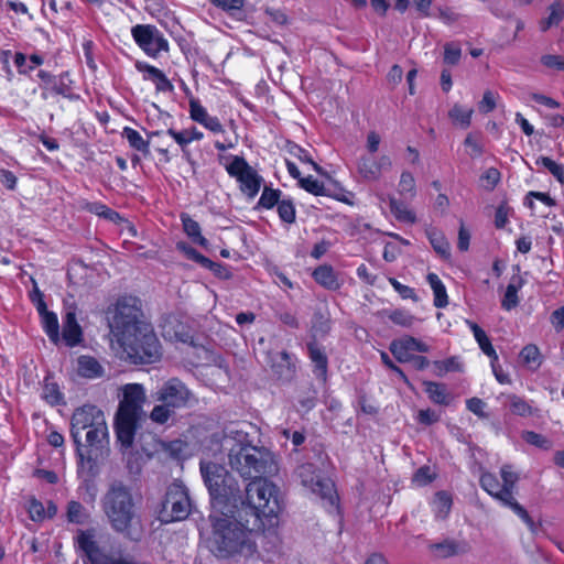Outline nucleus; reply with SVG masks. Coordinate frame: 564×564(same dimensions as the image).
<instances>
[{
	"instance_id": "33",
	"label": "nucleus",
	"mask_w": 564,
	"mask_h": 564,
	"mask_svg": "<svg viewBox=\"0 0 564 564\" xmlns=\"http://www.w3.org/2000/svg\"><path fill=\"white\" fill-rule=\"evenodd\" d=\"M181 219L184 231L193 240V242L206 248L208 241L204 236H202L199 224L185 214L181 216Z\"/></svg>"
},
{
	"instance_id": "12",
	"label": "nucleus",
	"mask_w": 564,
	"mask_h": 564,
	"mask_svg": "<svg viewBox=\"0 0 564 564\" xmlns=\"http://www.w3.org/2000/svg\"><path fill=\"white\" fill-rule=\"evenodd\" d=\"M192 510V502L187 488L181 482H173L165 494L162 513L165 522L186 519Z\"/></svg>"
},
{
	"instance_id": "4",
	"label": "nucleus",
	"mask_w": 564,
	"mask_h": 564,
	"mask_svg": "<svg viewBox=\"0 0 564 564\" xmlns=\"http://www.w3.org/2000/svg\"><path fill=\"white\" fill-rule=\"evenodd\" d=\"M86 430V444L82 443L78 432L74 431L73 442L77 444L79 458L77 474L78 478L82 479V485L78 488V494L85 503L94 506L98 491L95 482V477L98 474L97 459L101 453V443L108 435V430L105 420Z\"/></svg>"
},
{
	"instance_id": "30",
	"label": "nucleus",
	"mask_w": 564,
	"mask_h": 564,
	"mask_svg": "<svg viewBox=\"0 0 564 564\" xmlns=\"http://www.w3.org/2000/svg\"><path fill=\"white\" fill-rule=\"evenodd\" d=\"M426 280L434 293V305L438 308L445 307L448 304L446 289L435 273H429Z\"/></svg>"
},
{
	"instance_id": "59",
	"label": "nucleus",
	"mask_w": 564,
	"mask_h": 564,
	"mask_svg": "<svg viewBox=\"0 0 564 564\" xmlns=\"http://www.w3.org/2000/svg\"><path fill=\"white\" fill-rule=\"evenodd\" d=\"M467 409L479 417H486L484 412L486 406L485 402L479 398H471L466 401Z\"/></svg>"
},
{
	"instance_id": "40",
	"label": "nucleus",
	"mask_w": 564,
	"mask_h": 564,
	"mask_svg": "<svg viewBox=\"0 0 564 564\" xmlns=\"http://www.w3.org/2000/svg\"><path fill=\"white\" fill-rule=\"evenodd\" d=\"M281 191L265 186L262 191L257 208L271 209L281 202Z\"/></svg>"
},
{
	"instance_id": "57",
	"label": "nucleus",
	"mask_w": 564,
	"mask_h": 564,
	"mask_svg": "<svg viewBox=\"0 0 564 564\" xmlns=\"http://www.w3.org/2000/svg\"><path fill=\"white\" fill-rule=\"evenodd\" d=\"M246 0H210V2L225 10V11H236L241 10L245 6Z\"/></svg>"
},
{
	"instance_id": "17",
	"label": "nucleus",
	"mask_w": 564,
	"mask_h": 564,
	"mask_svg": "<svg viewBox=\"0 0 564 564\" xmlns=\"http://www.w3.org/2000/svg\"><path fill=\"white\" fill-rule=\"evenodd\" d=\"M392 167V160L389 155L361 154L356 162L358 174L364 181L377 182L384 172Z\"/></svg>"
},
{
	"instance_id": "41",
	"label": "nucleus",
	"mask_w": 564,
	"mask_h": 564,
	"mask_svg": "<svg viewBox=\"0 0 564 564\" xmlns=\"http://www.w3.org/2000/svg\"><path fill=\"white\" fill-rule=\"evenodd\" d=\"M510 411L519 416H529L532 414V406L523 398L516 394L507 395Z\"/></svg>"
},
{
	"instance_id": "64",
	"label": "nucleus",
	"mask_w": 564,
	"mask_h": 564,
	"mask_svg": "<svg viewBox=\"0 0 564 564\" xmlns=\"http://www.w3.org/2000/svg\"><path fill=\"white\" fill-rule=\"evenodd\" d=\"M153 83L158 91L170 93L174 89L172 83L163 72L154 78Z\"/></svg>"
},
{
	"instance_id": "1",
	"label": "nucleus",
	"mask_w": 564,
	"mask_h": 564,
	"mask_svg": "<svg viewBox=\"0 0 564 564\" xmlns=\"http://www.w3.org/2000/svg\"><path fill=\"white\" fill-rule=\"evenodd\" d=\"M110 334L134 365L153 364L161 357L160 341L152 325L147 322L141 300L132 295L120 296L106 311Z\"/></svg>"
},
{
	"instance_id": "22",
	"label": "nucleus",
	"mask_w": 564,
	"mask_h": 564,
	"mask_svg": "<svg viewBox=\"0 0 564 564\" xmlns=\"http://www.w3.org/2000/svg\"><path fill=\"white\" fill-rule=\"evenodd\" d=\"M76 373L82 378L94 380L104 377L105 368L95 357L80 355L76 359Z\"/></svg>"
},
{
	"instance_id": "3",
	"label": "nucleus",
	"mask_w": 564,
	"mask_h": 564,
	"mask_svg": "<svg viewBox=\"0 0 564 564\" xmlns=\"http://www.w3.org/2000/svg\"><path fill=\"white\" fill-rule=\"evenodd\" d=\"M229 446L228 462L230 467L246 479H257L278 470L273 454L265 447L252 445L248 434L241 431H230L225 444Z\"/></svg>"
},
{
	"instance_id": "60",
	"label": "nucleus",
	"mask_w": 564,
	"mask_h": 564,
	"mask_svg": "<svg viewBox=\"0 0 564 564\" xmlns=\"http://www.w3.org/2000/svg\"><path fill=\"white\" fill-rule=\"evenodd\" d=\"M550 322L556 333H560L564 329V305L552 312Z\"/></svg>"
},
{
	"instance_id": "34",
	"label": "nucleus",
	"mask_w": 564,
	"mask_h": 564,
	"mask_svg": "<svg viewBox=\"0 0 564 564\" xmlns=\"http://www.w3.org/2000/svg\"><path fill=\"white\" fill-rule=\"evenodd\" d=\"M426 235L433 249L442 258L448 259L451 257V246L445 236L436 229L426 230Z\"/></svg>"
},
{
	"instance_id": "14",
	"label": "nucleus",
	"mask_w": 564,
	"mask_h": 564,
	"mask_svg": "<svg viewBox=\"0 0 564 564\" xmlns=\"http://www.w3.org/2000/svg\"><path fill=\"white\" fill-rule=\"evenodd\" d=\"M131 34L135 43L149 55L155 57L160 52L169 50V42L156 26L151 24H137Z\"/></svg>"
},
{
	"instance_id": "53",
	"label": "nucleus",
	"mask_w": 564,
	"mask_h": 564,
	"mask_svg": "<svg viewBox=\"0 0 564 564\" xmlns=\"http://www.w3.org/2000/svg\"><path fill=\"white\" fill-rule=\"evenodd\" d=\"M435 475L432 473L430 466L420 467L413 476V481L419 486H426L432 482Z\"/></svg>"
},
{
	"instance_id": "28",
	"label": "nucleus",
	"mask_w": 564,
	"mask_h": 564,
	"mask_svg": "<svg viewBox=\"0 0 564 564\" xmlns=\"http://www.w3.org/2000/svg\"><path fill=\"white\" fill-rule=\"evenodd\" d=\"M519 356L523 365H525L532 371L538 370L543 362V356L539 347L534 344H529L524 346L521 349Z\"/></svg>"
},
{
	"instance_id": "7",
	"label": "nucleus",
	"mask_w": 564,
	"mask_h": 564,
	"mask_svg": "<svg viewBox=\"0 0 564 564\" xmlns=\"http://www.w3.org/2000/svg\"><path fill=\"white\" fill-rule=\"evenodd\" d=\"M101 506L113 530L128 532L134 519V503L130 489L121 481L110 484Z\"/></svg>"
},
{
	"instance_id": "63",
	"label": "nucleus",
	"mask_w": 564,
	"mask_h": 564,
	"mask_svg": "<svg viewBox=\"0 0 564 564\" xmlns=\"http://www.w3.org/2000/svg\"><path fill=\"white\" fill-rule=\"evenodd\" d=\"M464 144L470 149L469 155L471 158H478L484 153L481 144L471 134L466 137Z\"/></svg>"
},
{
	"instance_id": "11",
	"label": "nucleus",
	"mask_w": 564,
	"mask_h": 564,
	"mask_svg": "<svg viewBox=\"0 0 564 564\" xmlns=\"http://www.w3.org/2000/svg\"><path fill=\"white\" fill-rule=\"evenodd\" d=\"M301 485L322 500L335 506L338 496L334 482L329 478H323L317 474V468L312 463L301 464L294 473Z\"/></svg>"
},
{
	"instance_id": "50",
	"label": "nucleus",
	"mask_w": 564,
	"mask_h": 564,
	"mask_svg": "<svg viewBox=\"0 0 564 564\" xmlns=\"http://www.w3.org/2000/svg\"><path fill=\"white\" fill-rule=\"evenodd\" d=\"M462 56V50L456 43H446L444 45V63L448 65L458 64Z\"/></svg>"
},
{
	"instance_id": "55",
	"label": "nucleus",
	"mask_w": 564,
	"mask_h": 564,
	"mask_svg": "<svg viewBox=\"0 0 564 564\" xmlns=\"http://www.w3.org/2000/svg\"><path fill=\"white\" fill-rule=\"evenodd\" d=\"M83 208L93 214L104 216L105 218L109 219H111L113 215H117L113 210L99 203H86Z\"/></svg>"
},
{
	"instance_id": "25",
	"label": "nucleus",
	"mask_w": 564,
	"mask_h": 564,
	"mask_svg": "<svg viewBox=\"0 0 564 564\" xmlns=\"http://www.w3.org/2000/svg\"><path fill=\"white\" fill-rule=\"evenodd\" d=\"M467 325L469 326L470 330L473 332V335L479 345V348L481 351L488 356L492 361H498V355L491 345V341L485 330L479 327L476 323L467 321Z\"/></svg>"
},
{
	"instance_id": "15",
	"label": "nucleus",
	"mask_w": 564,
	"mask_h": 564,
	"mask_svg": "<svg viewBox=\"0 0 564 564\" xmlns=\"http://www.w3.org/2000/svg\"><path fill=\"white\" fill-rule=\"evenodd\" d=\"M502 478V499L503 506L510 508L531 530L534 529V522L528 511L516 500L513 492L519 476L511 469V466L503 465L500 469Z\"/></svg>"
},
{
	"instance_id": "49",
	"label": "nucleus",
	"mask_w": 564,
	"mask_h": 564,
	"mask_svg": "<svg viewBox=\"0 0 564 564\" xmlns=\"http://www.w3.org/2000/svg\"><path fill=\"white\" fill-rule=\"evenodd\" d=\"M300 186L304 188L306 192L314 194L316 196L325 195L324 184L318 180L314 178L313 176L300 178Z\"/></svg>"
},
{
	"instance_id": "32",
	"label": "nucleus",
	"mask_w": 564,
	"mask_h": 564,
	"mask_svg": "<svg viewBox=\"0 0 564 564\" xmlns=\"http://www.w3.org/2000/svg\"><path fill=\"white\" fill-rule=\"evenodd\" d=\"M389 206L397 220L406 224H414L416 221L415 214L408 207L405 203L397 199L395 197H390Z\"/></svg>"
},
{
	"instance_id": "24",
	"label": "nucleus",
	"mask_w": 564,
	"mask_h": 564,
	"mask_svg": "<svg viewBox=\"0 0 564 564\" xmlns=\"http://www.w3.org/2000/svg\"><path fill=\"white\" fill-rule=\"evenodd\" d=\"M307 349L310 359L314 364L315 376L322 380H325L328 368V359L324 349L315 341L308 343Z\"/></svg>"
},
{
	"instance_id": "36",
	"label": "nucleus",
	"mask_w": 564,
	"mask_h": 564,
	"mask_svg": "<svg viewBox=\"0 0 564 564\" xmlns=\"http://www.w3.org/2000/svg\"><path fill=\"white\" fill-rule=\"evenodd\" d=\"M423 384L425 386V392L434 403L442 405H447L449 403V397L445 384L433 381H424Z\"/></svg>"
},
{
	"instance_id": "42",
	"label": "nucleus",
	"mask_w": 564,
	"mask_h": 564,
	"mask_svg": "<svg viewBox=\"0 0 564 564\" xmlns=\"http://www.w3.org/2000/svg\"><path fill=\"white\" fill-rule=\"evenodd\" d=\"M550 15L547 19L541 21V30L547 31L551 26L557 25L564 18V9L560 2H554L550 6Z\"/></svg>"
},
{
	"instance_id": "13",
	"label": "nucleus",
	"mask_w": 564,
	"mask_h": 564,
	"mask_svg": "<svg viewBox=\"0 0 564 564\" xmlns=\"http://www.w3.org/2000/svg\"><path fill=\"white\" fill-rule=\"evenodd\" d=\"M225 167L227 173L239 182L240 191L248 198H254L257 196L263 178L249 165L245 158L235 155Z\"/></svg>"
},
{
	"instance_id": "56",
	"label": "nucleus",
	"mask_w": 564,
	"mask_h": 564,
	"mask_svg": "<svg viewBox=\"0 0 564 564\" xmlns=\"http://www.w3.org/2000/svg\"><path fill=\"white\" fill-rule=\"evenodd\" d=\"M205 268L210 270L217 278L223 280H229L232 276L229 268L223 263L214 262L210 260V263L206 264Z\"/></svg>"
},
{
	"instance_id": "54",
	"label": "nucleus",
	"mask_w": 564,
	"mask_h": 564,
	"mask_svg": "<svg viewBox=\"0 0 564 564\" xmlns=\"http://www.w3.org/2000/svg\"><path fill=\"white\" fill-rule=\"evenodd\" d=\"M496 99L497 96L491 90H486L478 104L479 111L482 113L491 112L497 106Z\"/></svg>"
},
{
	"instance_id": "21",
	"label": "nucleus",
	"mask_w": 564,
	"mask_h": 564,
	"mask_svg": "<svg viewBox=\"0 0 564 564\" xmlns=\"http://www.w3.org/2000/svg\"><path fill=\"white\" fill-rule=\"evenodd\" d=\"M189 117L192 120L198 122L204 126L206 129L212 132L218 133L224 132L223 124L220 123L217 117H212L208 115L207 110L200 105L199 100L196 98L189 99Z\"/></svg>"
},
{
	"instance_id": "29",
	"label": "nucleus",
	"mask_w": 564,
	"mask_h": 564,
	"mask_svg": "<svg viewBox=\"0 0 564 564\" xmlns=\"http://www.w3.org/2000/svg\"><path fill=\"white\" fill-rule=\"evenodd\" d=\"M481 488L503 506V488L498 478L491 473H484L479 479Z\"/></svg>"
},
{
	"instance_id": "45",
	"label": "nucleus",
	"mask_w": 564,
	"mask_h": 564,
	"mask_svg": "<svg viewBox=\"0 0 564 564\" xmlns=\"http://www.w3.org/2000/svg\"><path fill=\"white\" fill-rule=\"evenodd\" d=\"M278 214L282 221L293 224L295 221V207L291 199H282L278 204Z\"/></svg>"
},
{
	"instance_id": "31",
	"label": "nucleus",
	"mask_w": 564,
	"mask_h": 564,
	"mask_svg": "<svg viewBox=\"0 0 564 564\" xmlns=\"http://www.w3.org/2000/svg\"><path fill=\"white\" fill-rule=\"evenodd\" d=\"M313 278L322 286L335 290L339 286L337 276L329 265H319L313 272Z\"/></svg>"
},
{
	"instance_id": "58",
	"label": "nucleus",
	"mask_w": 564,
	"mask_h": 564,
	"mask_svg": "<svg viewBox=\"0 0 564 564\" xmlns=\"http://www.w3.org/2000/svg\"><path fill=\"white\" fill-rule=\"evenodd\" d=\"M83 53H84V57H85V62H86L87 66L91 70H96L97 65H96L95 57H94V43H93V41H85L83 43Z\"/></svg>"
},
{
	"instance_id": "8",
	"label": "nucleus",
	"mask_w": 564,
	"mask_h": 564,
	"mask_svg": "<svg viewBox=\"0 0 564 564\" xmlns=\"http://www.w3.org/2000/svg\"><path fill=\"white\" fill-rule=\"evenodd\" d=\"M155 401L150 413L152 422L165 424L176 413V410L186 408L193 398L189 389L177 378L165 381L154 393Z\"/></svg>"
},
{
	"instance_id": "46",
	"label": "nucleus",
	"mask_w": 564,
	"mask_h": 564,
	"mask_svg": "<svg viewBox=\"0 0 564 564\" xmlns=\"http://www.w3.org/2000/svg\"><path fill=\"white\" fill-rule=\"evenodd\" d=\"M389 319L402 327H411L415 317L405 310H394L388 314Z\"/></svg>"
},
{
	"instance_id": "9",
	"label": "nucleus",
	"mask_w": 564,
	"mask_h": 564,
	"mask_svg": "<svg viewBox=\"0 0 564 564\" xmlns=\"http://www.w3.org/2000/svg\"><path fill=\"white\" fill-rule=\"evenodd\" d=\"M200 473L214 501H217L219 505L237 506L240 499L239 486L223 465L213 462H202Z\"/></svg>"
},
{
	"instance_id": "39",
	"label": "nucleus",
	"mask_w": 564,
	"mask_h": 564,
	"mask_svg": "<svg viewBox=\"0 0 564 564\" xmlns=\"http://www.w3.org/2000/svg\"><path fill=\"white\" fill-rule=\"evenodd\" d=\"M473 112L474 110L471 108H464L460 105H454L449 110L448 116L454 123L466 129L470 126Z\"/></svg>"
},
{
	"instance_id": "37",
	"label": "nucleus",
	"mask_w": 564,
	"mask_h": 564,
	"mask_svg": "<svg viewBox=\"0 0 564 564\" xmlns=\"http://www.w3.org/2000/svg\"><path fill=\"white\" fill-rule=\"evenodd\" d=\"M167 134L171 135L183 150L192 141L200 140L203 138V133L200 131H198L196 128H192L191 130H183V131H176L174 129H169Z\"/></svg>"
},
{
	"instance_id": "51",
	"label": "nucleus",
	"mask_w": 564,
	"mask_h": 564,
	"mask_svg": "<svg viewBox=\"0 0 564 564\" xmlns=\"http://www.w3.org/2000/svg\"><path fill=\"white\" fill-rule=\"evenodd\" d=\"M389 283L393 286V289L395 290V292L399 293V295L404 299V300H408V299H411L413 300L414 302H416L419 299L415 294V291L414 289L408 286V285H404L402 283H400L397 279L394 278H389Z\"/></svg>"
},
{
	"instance_id": "61",
	"label": "nucleus",
	"mask_w": 564,
	"mask_h": 564,
	"mask_svg": "<svg viewBox=\"0 0 564 564\" xmlns=\"http://www.w3.org/2000/svg\"><path fill=\"white\" fill-rule=\"evenodd\" d=\"M135 68L139 70V72H142L144 73V78L145 79H149V80H154V78L161 74V69L152 66V65H149L147 63H143V62H137L135 63Z\"/></svg>"
},
{
	"instance_id": "20",
	"label": "nucleus",
	"mask_w": 564,
	"mask_h": 564,
	"mask_svg": "<svg viewBox=\"0 0 564 564\" xmlns=\"http://www.w3.org/2000/svg\"><path fill=\"white\" fill-rule=\"evenodd\" d=\"M105 420L104 412L93 404H85L73 412V430H86Z\"/></svg>"
},
{
	"instance_id": "43",
	"label": "nucleus",
	"mask_w": 564,
	"mask_h": 564,
	"mask_svg": "<svg viewBox=\"0 0 564 564\" xmlns=\"http://www.w3.org/2000/svg\"><path fill=\"white\" fill-rule=\"evenodd\" d=\"M398 192L400 195L409 196L413 198L416 194L415 180L412 173L408 171H403L400 175V181L398 184Z\"/></svg>"
},
{
	"instance_id": "23",
	"label": "nucleus",
	"mask_w": 564,
	"mask_h": 564,
	"mask_svg": "<svg viewBox=\"0 0 564 564\" xmlns=\"http://www.w3.org/2000/svg\"><path fill=\"white\" fill-rule=\"evenodd\" d=\"M430 550L440 558H447L469 551V544L465 541L446 539L440 543L430 544Z\"/></svg>"
},
{
	"instance_id": "48",
	"label": "nucleus",
	"mask_w": 564,
	"mask_h": 564,
	"mask_svg": "<svg viewBox=\"0 0 564 564\" xmlns=\"http://www.w3.org/2000/svg\"><path fill=\"white\" fill-rule=\"evenodd\" d=\"M177 249L181 250L182 252H184V254L189 260H193V261L197 262L203 268H205L206 264L210 263V259H208L207 257L203 256L196 249H194L193 247H191V246H188V245H186L184 242L177 243Z\"/></svg>"
},
{
	"instance_id": "52",
	"label": "nucleus",
	"mask_w": 564,
	"mask_h": 564,
	"mask_svg": "<svg viewBox=\"0 0 564 564\" xmlns=\"http://www.w3.org/2000/svg\"><path fill=\"white\" fill-rule=\"evenodd\" d=\"M541 63L547 68L564 72V57L556 54H545L541 56Z\"/></svg>"
},
{
	"instance_id": "26",
	"label": "nucleus",
	"mask_w": 564,
	"mask_h": 564,
	"mask_svg": "<svg viewBox=\"0 0 564 564\" xmlns=\"http://www.w3.org/2000/svg\"><path fill=\"white\" fill-rule=\"evenodd\" d=\"M523 281L520 275H513L508 284L501 301V306L506 311H511L519 304L518 291L522 288Z\"/></svg>"
},
{
	"instance_id": "38",
	"label": "nucleus",
	"mask_w": 564,
	"mask_h": 564,
	"mask_svg": "<svg viewBox=\"0 0 564 564\" xmlns=\"http://www.w3.org/2000/svg\"><path fill=\"white\" fill-rule=\"evenodd\" d=\"M42 398L51 405H65L59 387L50 380H46L44 383Z\"/></svg>"
},
{
	"instance_id": "47",
	"label": "nucleus",
	"mask_w": 564,
	"mask_h": 564,
	"mask_svg": "<svg viewBox=\"0 0 564 564\" xmlns=\"http://www.w3.org/2000/svg\"><path fill=\"white\" fill-rule=\"evenodd\" d=\"M523 440L533 446H536L542 449H550L552 447V442L543 436L542 434H539L533 431H527L523 433Z\"/></svg>"
},
{
	"instance_id": "62",
	"label": "nucleus",
	"mask_w": 564,
	"mask_h": 564,
	"mask_svg": "<svg viewBox=\"0 0 564 564\" xmlns=\"http://www.w3.org/2000/svg\"><path fill=\"white\" fill-rule=\"evenodd\" d=\"M381 142L380 135L376 131H370L367 134V153L366 154H376L379 150V145Z\"/></svg>"
},
{
	"instance_id": "6",
	"label": "nucleus",
	"mask_w": 564,
	"mask_h": 564,
	"mask_svg": "<svg viewBox=\"0 0 564 564\" xmlns=\"http://www.w3.org/2000/svg\"><path fill=\"white\" fill-rule=\"evenodd\" d=\"M239 518L248 517L252 528L263 525L262 517H275L280 511L278 488L263 477L252 479L245 488V498L240 495Z\"/></svg>"
},
{
	"instance_id": "10",
	"label": "nucleus",
	"mask_w": 564,
	"mask_h": 564,
	"mask_svg": "<svg viewBox=\"0 0 564 564\" xmlns=\"http://www.w3.org/2000/svg\"><path fill=\"white\" fill-rule=\"evenodd\" d=\"M97 532L96 528L79 530L77 544L85 564H133L119 547H107Z\"/></svg>"
},
{
	"instance_id": "2",
	"label": "nucleus",
	"mask_w": 564,
	"mask_h": 564,
	"mask_svg": "<svg viewBox=\"0 0 564 564\" xmlns=\"http://www.w3.org/2000/svg\"><path fill=\"white\" fill-rule=\"evenodd\" d=\"M240 518L223 514L213 522V533L209 540V550L218 558H230L237 555L251 556L257 544L252 539V521L248 518L245 522Z\"/></svg>"
},
{
	"instance_id": "16",
	"label": "nucleus",
	"mask_w": 564,
	"mask_h": 564,
	"mask_svg": "<svg viewBox=\"0 0 564 564\" xmlns=\"http://www.w3.org/2000/svg\"><path fill=\"white\" fill-rule=\"evenodd\" d=\"M36 310L41 315L43 329L51 341L58 345L63 340L67 346H70V312H66L64 315L63 336L61 337L57 316L46 310V304L41 297L36 302Z\"/></svg>"
},
{
	"instance_id": "19",
	"label": "nucleus",
	"mask_w": 564,
	"mask_h": 564,
	"mask_svg": "<svg viewBox=\"0 0 564 564\" xmlns=\"http://www.w3.org/2000/svg\"><path fill=\"white\" fill-rule=\"evenodd\" d=\"M270 368L273 375L282 381H290L296 372V366L293 356L286 351L269 354Z\"/></svg>"
},
{
	"instance_id": "5",
	"label": "nucleus",
	"mask_w": 564,
	"mask_h": 564,
	"mask_svg": "<svg viewBox=\"0 0 564 564\" xmlns=\"http://www.w3.org/2000/svg\"><path fill=\"white\" fill-rule=\"evenodd\" d=\"M121 399L115 417V430L120 444L132 445L139 422L144 417L145 389L141 383H127L121 387Z\"/></svg>"
},
{
	"instance_id": "27",
	"label": "nucleus",
	"mask_w": 564,
	"mask_h": 564,
	"mask_svg": "<svg viewBox=\"0 0 564 564\" xmlns=\"http://www.w3.org/2000/svg\"><path fill=\"white\" fill-rule=\"evenodd\" d=\"M28 512L33 521L40 522L52 518L56 513V507L48 502V507L45 509L41 501L31 498L28 502Z\"/></svg>"
},
{
	"instance_id": "35",
	"label": "nucleus",
	"mask_w": 564,
	"mask_h": 564,
	"mask_svg": "<svg viewBox=\"0 0 564 564\" xmlns=\"http://www.w3.org/2000/svg\"><path fill=\"white\" fill-rule=\"evenodd\" d=\"M122 137L128 141L129 145L148 155L150 153V143L148 140H144L142 135L134 129L130 127L123 128Z\"/></svg>"
},
{
	"instance_id": "18",
	"label": "nucleus",
	"mask_w": 564,
	"mask_h": 564,
	"mask_svg": "<svg viewBox=\"0 0 564 564\" xmlns=\"http://www.w3.org/2000/svg\"><path fill=\"white\" fill-rule=\"evenodd\" d=\"M429 350L430 347L426 344L412 336H405L390 344V351L399 362L410 361L415 356L414 351L427 352Z\"/></svg>"
},
{
	"instance_id": "44",
	"label": "nucleus",
	"mask_w": 564,
	"mask_h": 564,
	"mask_svg": "<svg viewBox=\"0 0 564 564\" xmlns=\"http://www.w3.org/2000/svg\"><path fill=\"white\" fill-rule=\"evenodd\" d=\"M317 392L313 387H307L302 391L297 398L301 410L304 412L311 411L316 404Z\"/></svg>"
}]
</instances>
